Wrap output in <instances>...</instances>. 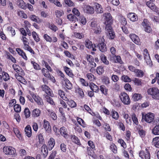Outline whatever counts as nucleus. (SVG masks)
<instances>
[{"mask_svg":"<svg viewBox=\"0 0 159 159\" xmlns=\"http://www.w3.org/2000/svg\"><path fill=\"white\" fill-rule=\"evenodd\" d=\"M32 35L33 38L36 42H39L40 40V38H39L38 35L35 31L32 32Z\"/></svg>","mask_w":159,"mask_h":159,"instance_id":"79ce46f5","label":"nucleus"},{"mask_svg":"<svg viewBox=\"0 0 159 159\" xmlns=\"http://www.w3.org/2000/svg\"><path fill=\"white\" fill-rule=\"evenodd\" d=\"M31 63L33 65L34 68L36 70H39L41 69V68L34 61H31Z\"/></svg>","mask_w":159,"mask_h":159,"instance_id":"052dcab7","label":"nucleus"},{"mask_svg":"<svg viewBox=\"0 0 159 159\" xmlns=\"http://www.w3.org/2000/svg\"><path fill=\"white\" fill-rule=\"evenodd\" d=\"M110 149L114 153H117V148L114 144L112 143L111 144Z\"/></svg>","mask_w":159,"mask_h":159,"instance_id":"de8ad7c7","label":"nucleus"},{"mask_svg":"<svg viewBox=\"0 0 159 159\" xmlns=\"http://www.w3.org/2000/svg\"><path fill=\"white\" fill-rule=\"evenodd\" d=\"M29 92L30 95L38 105H43V100L38 95L34 94L33 92H31V91L29 90Z\"/></svg>","mask_w":159,"mask_h":159,"instance_id":"423d86ee","label":"nucleus"},{"mask_svg":"<svg viewBox=\"0 0 159 159\" xmlns=\"http://www.w3.org/2000/svg\"><path fill=\"white\" fill-rule=\"evenodd\" d=\"M121 101L125 105H129L131 102L130 99L128 94L125 92H122L119 95Z\"/></svg>","mask_w":159,"mask_h":159,"instance_id":"f257e3e1","label":"nucleus"},{"mask_svg":"<svg viewBox=\"0 0 159 159\" xmlns=\"http://www.w3.org/2000/svg\"><path fill=\"white\" fill-rule=\"evenodd\" d=\"M78 122L79 124L81 126H83L84 127L86 126V124L84 121V120L80 118H77V119Z\"/></svg>","mask_w":159,"mask_h":159,"instance_id":"5fc2aeb1","label":"nucleus"},{"mask_svg":"<svg viewBox=\"0 0 159 159\" xmlns=\"http://www.w3.org/2000/svg\"><path fill=\"white\" fill-rule=\"evenodd\" d=\"M133 81L134 82L135 84L137 86L141 85L142 82L141 80L137 78H135L133 80Z\"/></svg>","mask_w":159,"mask_h":159,"instance_id":"49530a36","label":"nucleus"},{"mask_svg":"<svg viewBox=\"0 0 159 159\" xmlns=\"http://www.w3.org/2000/svg\"><path fill=\"white\" fill-rule=\"evenodd\" d=\"M30 18L31 20L33 21L38 23L41 22V21L40 19L37 16L34 15H30Z\"/></svg>","mask_w":159,"mask_h":159,"instance_id":"c9c22d12","label":"nucleus"},{"mask_svg":"<svg viewBox=\"0 0 159 159\" xmlns=\"http://www.w3.org/2000/svg\"><path fill=\"white\" fill-rule=\"evenodd\" d=\"M104 69L103 67L102 66H99L97 67L96 71L97 73L99 75H101L104 72Z\"/></svg>","mask_w":159,"mask_h":159,"instance_id":"69168bd1","label":"nucleus"},{"mask_svg":"<svg viewBox=\"0 0 159 159\" xmlns=\"http://www.w3.org/2000/svg\"><path fill=\"white\" fill-rule=\"evenodd\" d=\"M64 2L69 7H72L74 6V3L70 0H64Z\"/></svg>","mask_w":159,"mask_h":159,"instance_id":"e2e57ef3","label":"nucleus"},{"mask_svg":"<svg viewBox=\"0 0 159 159\" xmlns=\"http://www.w3.org/2000/svg\"><path fill=\"white\" fill-rule=\"evenodd\" d=\"M17 2L19 6L20 7L24 9H26V5L23 0H17Z\"/></svg>","mask_w":159,"mask_h":159,"instance_id":"ea45409f","label":"nucleus"},{"mask_svg":"<svg viewBox=\"0 0 159 159\" xmlns=\"http://www.w3.org/2000/svg\"><path fill=\"white\" fill-rule=\"evenodd\" d=\"M143 55L144 59H148L150 57L149 54L147 49H145L143 51Z\"/></svg>","mask_w":159,"mask_h":159,"instance_id":"680f3d73","label":"nucleus"},{"mask_svg":"<svg viewBox=\"0 0 159 159\" xmlns=\"http://www.w3.org/2000/svg\"><path fill=\"white\" fill-rule=\"evenodd\" d=\"M142 25L145 31L150 33L152 30L151 27L150 26L147 20L144 19L142 23Z\"/></svg>","mask_w":159,"mask_h":159,"instance_id":"6e6552de","label":"nucleus"},{"mask_svg":"<svg viewBox=\"0 0 159 159\" xmlns=\"http://www.w3.org/2000/svg\"><path fill=\"white\" fill-rule=\"evenodd\" d=\"M111 115L116 120H117L119 117L118 112L112 110L111 112Z\"/></svg>","mask_w":159,"mask_h":159,"instance_id":"58836bf2","label":"nucleus"},{"mask_svg":"<svg viewBox=\"0 0 159 159\" xmlns=\"http://www.w3.org/2000/svg\"><path fill=\"white\" fill-rule=\"evenodd\" d=\"M84 11L87 13L92 14L94 12V9L93 7L87 5L84 9Z\"/></svg>","mask_w":159,"mask_h":159,"instance_id":"5701e85b","label":"nucleus"},{"mask_svg":"<svg viewBox=\"0 0 159 159\" xmlns=\"http://www.w3.org/2000/svg\"><path fill=\"white\" fill-rule=\"evenodd\" d=\"M24 113L26 118H28L30 116V112L28 108H26L25 109Z\"/></svg>","mask_w":159,"mask_h":159,"instance_id":"8fccbe9b","label":"nucleus"},{"mask_svg":"<svg viewBox=\"0 0 159 159\" xmlns=\"http://www.w3.org/2000/svg\"><path fill=\"white\" fill-rule=\"evenodd\" d=\"M84 44L85 47L89 49H92V50L94 51L96 50V49L95 48L96 46L94 44H92L91 41L89 39H86L85 41Z\"/></svg>","mask_w":159,"mask_h":159,"instance_id":"1a4fd4ad","label":"nucleus"},{"mask_svg":"<svg viewBox=\"0 0 159 159\" xmlns=\"http://www.w3.org/2000/svg\"><path fill=\"white\" fill-rule=\"evenodd\" d=\"M3 73H2V76L3 80L5 81H7L10 79L9 76V75L6 72H3Z\"/></svg>","mask_w":159,"mask_h":159,"instance_id":"864d4df0","label":"nucleus"},{"mask_svg":"<svg viewBox=\"0 0 159 159\" xmlns=\"http://www.w3.org/2000/svg\"><path fill=\"white\" fill-rule=\"evenodd\" d=\"M41 88L45 92L47 95L51 97L53 96V94L51 89L46 85H43L41 86Z\"/></svg>","mask_w":159,"mask_h":159,"instance_id":"f8f14e48","label":"nucleus"},{"mask_svg":"<svg viewBox=\"0 0 159 159\" xmlns=\"http://www.w3.org/2000/svg\"><path fill=\"white\" fill-rule=\"evenodd\" d=\"M64 69L67 74L68 76L71 77H72L74 76V75L71 71L70 69L68 67L64 66L63 67Z\"/></svg>","mask_w":159,"mask_h":159,"instance_id":"7c9ffc66","label":"nucleus"},{"mask_svg":"<svg viewBox=\"0 0 159 159\" xmlns=\"http://www.w3.org/2000/svg\"><path fill=\"white\" fill-rule=\"evenodd\" d=\"M55 144V140L53 138H51L48 142V147L49 150H51Z\"/></svg>","mask_w":159,"mask_h":159,"instance_id":"bb28decb","label":"nucleus"},{"mask_svg":"<svg viewBox=\"0 0 159 159\" xmlns=\"http://www.w3.org/2000/svg\"><path fill=\"white\" fill-rule=\"evenodd\" d=\"M49 95L45 94L44 95V100L52 105H55V102L52 98H50Z\"/></svg>","mask_w":159,"mask_h":159,"instance_id":"a878e982","label":"nucleus"},{"mask_svg":"<svg viewBox=\"0 0 159 159\" xmlns=\"http://www.w3.org/2000/svg\"><path fill=\"white\" fill-rule=\"evenodd\" d=\"M3 150V152L7 155H14L16 153L15 149L11 147H4Z\"/></svg>","mask_w":159,"mask_h":159,"instance_id":"20e7f679","label":"nucleus"},{"mask_svg":"<svg viewBox=\"0 0 159 159\" xmlns=\"http://www.w3.org/2000/svg\"><path fill=\"white\" fill-rule=\"evenodd\" d=\"M74 36L76 38L80 39L83 38L84 37V34H83L77 32L74 33Z\"/></svg>","mask_w":159,"mask_h":159,"instance_id":"6e6d98bb","label":"nucleus"},{"mask_svg":"<svg viewBox=\"0 0 159 159\" xmlns=\"http://www.w3.org/2000/svg\"><path fill=\"white\" fill-rule=\"evenodd\" d=\"M95 11L97 13H102L103 12V10L102 6L98 3H94Z\"/></svg>","mask_w":159,"mask_h":159,"instance_id":"6ab92c4d","label":"nucleus"},{"mask_svg":"<svg viewBox=\"0 0 159 159\" xmlns=\"http://www.w3.org/2000/svg\"><path fill=\"white\" fill-rule=\"evenodd\" d=\"M105 33L108 37L110 39H113L115 37V34L112 30V27L110 25H107L106 26Z\"/></svg>","mask_w":159,"mask_h":159,"instance_id":"7ed1b4c3","label":"nucleus"},{"mask_svg":"<svg viewBox=\"0 0 159 159\" xmlns=\"http://www.w3.org/2000/svg\"><path fill=\"white\" fill-rule=\"evenodd\" d=\"M41 114V111L38 109H35L32 112V115L34 117L39 116Z\"/></svg>","mask_w":159,"mask_h":159,"instance_id":"c85d7f7f","label":"nucleus"},{"mask_svg":"<svg viewBox=\"0 0 159 159\" xmlns=\"http://www.w3.org/2000/svg\"><path fill=\"white\" fill-rule=\"evenodd\" d=\"M153 141L154 142L155 146L156 147L159 148V137L153 138Z\"/></svg>","mask_w":159,"mask_h":159,"instance_id":"a18cd8bd","label":"nucleus"},{"mask_svg":"<svg viewBox=\"0 0 159 159\" xmlns=\"http://www.w3.org/2000/svg\"><path fill=\"white\" fill-rule=\"evenodd\" d=\"M100 57L101 60L102 62L105 65H108L109 64V61L107 60L106 57L103 54H102L100 55Z\"/></svg>","mask_w":159,"mask_h":159,"instance_id":"2f4dec72","label":"nucleus"},{"mask_svg":"<svg viewBox=\"0 0 159 159\" xmlns=\"http://www.w3.org/2000/svg\"><path fill=\"white\" fill-rule=\"evenodd\" d=\"M129 37L135 44L138 45H140V42L139 37L134 34H131L129 35Z\"/></svg>","mask_w":159,"mask_h":159,"instance_id":"dca6fc26","label":"nucleus"},{"mask_svg":"<svg viewBox=\"0 0 159 159\" xmlns=\"http://www.w3.org/2000/svg\"><path fill=\"white\" fill-rule=\"evenodd\" d=\"M71 139L72 141L75 143L79 145L80 144V143L78 138L75 135H72L71 136Z\"/></svg>","mask_w":159,"mask_h":159,"instance_id":"603ef678","label":"nucleus"},{"mask_svg":"<svg viewBox=\"0 0 159 159\" xmlns=\"http://www.w3.org/2000/svg\"><path fill=\"white\" fill-rule=\"evenodd\" d=\"M13 130L19 139L22 140H23L22 138L21 134H20V131L18 129L16 128H13Z\"/></svg>","mask_w":159,"mask_h":159,"instance_id":"473e14b6","label":"nucleus"},{"mask_svg":"<svg viewBox=\"0 0 159 159\" xmlns=\"http://www.w3.org/2000/svg\"><path fill=\"white\" fill-rule=\"evenodd\" d=\"M134 73L136 76L139 77H142L144 75V73L143 71L140 69H136Z\"/></svg>","mask_w":159,"mask_h":159,"instance_id":"72a5a7b5","label":"nucleus"},{"mask_svg":"<svg viewBox=\"0 0 159 159\" xmlns=\"http://www.w3.org/2000/svg\"><path fill=\"white\" fill-rule=\"evenodd\" d=\"M67 19L70 21L74 22H75L77 20L76 17L72 14H70L67 16Z\"/></svg>","mask_w":159,"mask_h":159,"instance_id":"37998d69","label":"nucleus"},{"mask_svg":"<svg viewBox=\"0 0 159 159\" xmlns=\"http://www.w3.org/2000/svg\"><path fill=\"white\" fill-rule=\"evenodd\" d=\"M89 86L90 89L94 92H97L99 90L98 87L93 83H90Z\"/></svg>","mask_w":159,"mask_h":159,"instance_id":"cd10ccee","label":"nucleus"},{"mask_svg":"<svg viewBox=\"0 0 159 159\" xmlns=\"http://www.w3.org/2000/svg\"><path fill=\"white\" fill-rule=\"evenodd\" d=\"M60 133L61 135L65 138H67L68 134L67 133V129L64 127H62L60 129Z\"/></svg>","mask_w":159,"mask_h":159,"instance_id":"412c9836","label":"nucleus"},{"mask_svg":"<svg viewBox=\"0 0 159 159\" xmlns=\"http://www.w3.org/2000/svg\"><path fill=\"white\" fill-rule=\"evenodd\" d=\"M122 80L125 82H129L131 81V79L126 75H123L121 77Z\"/></svg>","mask_w":159,"mask_h":159,"instance_id":"c03bdc74","label":"nucleus"},{"mask_svg":"<svg viewBox=\"0 0 159 159\" xmlns=\"http://www.w3.org/2000/svg\"><path fill=\"white\" fill-rule=\"evenodd\" d=\"M18 15L20 16L21 17L26 18H27V15L22 11H20L18 12Z\"/></svg>","mask_w":159,"mask_h":159,"instance_id":"774afa93","label":"nucleus"},{"mask_svg":"<svg viewBox=\"0 0 159 159\" xmlns=\"http://www.w3.org/2000/svg\"><path fill=\"white\" fill-rule=\"evenodd\" d=\"M156 125L152 129V133L155 135H159V118L156 121Z\"/></svg>","mask_w":159,"mask_h":159,"instance_id":"2eb2a0df","label":"nucleus"},{"mask_svg":"<svg viewBox=\"0 0 159 159\" xmlns=\"http://www.w3.org/2000/svg\"><path fill=\"white\" fill-rule=\"evenodd\" d=\"M100 90L102 93L105 95H106L107 94V89L106 88L105 86L101 85L100 86Z\"/></svg>","mask_w":159,"mask_h":159,"instance_id":"4d7b16f0","label":"nucleus"},{"mask_svg":"<svg viewBox=\"0 0 159 159\" xmlns=\"http://www.w3.org/2000/svg\"><path fill=\"white\" fill-rule=\"evenodd\" d=\"M41 148L42 152L44 156H46L48 153V150L47 145L46 144L43 145Z\"/></svg>","mask_w":159,"mask_h":159,"instance_id":"f704fd0d","label":"nucleus"},{"mask_svg":"<svg viewBox=\"0 0 159 159\" xmlns=\"http://www.w3.org/2000/svg\"><path fill=\"white\" fill-rule=\"evenodd\" d=\"M68 100H65L67 102L66 103L71 108L75 107H76V104L73 100L69 99L67 98Z\"/></svg>","mask_w":159,"mask_h":159,"instance_id":"c756f323","label":"nucleus"},{"mask_svg":"<svg viewBox=\"0 0 159 159\" xmlns=\"http://www.w3.org/2000/svg\"><path fill=\"white\" fill-rule=\"evenodd\" d=\"M62 83L64 84L65 86L68 89H71L72 88V85L70 81L67 78H64L62 81Z\"/></svg>","mask_w":159,"mask_h":159,"instance_id":"ddd939ff","label":"nucleus"},{"mask_svg":"<svg viewBox=\"0 0 159 159\" xmlns=\"http://www.w3.org/2000/svg\"><path fill=\"white\" fill-rule=\"evenodd\" d=\"M44 39L47 42H48L50 43H51L52 42V39L49 35L47 34H45L43 35Z\"/></svg>","mask_w":159,"mask_h":159,"instance_id":"0e129e2a","label":"nucleus"},{"mask_svg":"<svg viewBox=\"0 0 159 159\" xmlns=\"http://www.w3.org/2000/svg\"><path fill=\"white\" fill-rule=\"evenodd\" d=\"M55 13L56 17L58 18L60 17L64 14L62 11L59 10H56Z\"/></svg>","mask_w":159,"mask_h":159,"instance_id":"13d9d810","label":"nucleus"},{"mask_svg":"<svg viewBox=\"0 0 159 159\" xmlns=\"http://www.w3.org/2000/svg\"><path fill=\"white\" fill-rule=\"evenodd\" d=\"M58 93L60 97L65 101L67 100V98L65 96L64 92L61 90H58Z\"/></svg>","mask_w":159,"mask_h":159,"instance_id":"e433bc0d","label":"nucleus"},{"mask_svg":"<svg viewBox=\"0 0 159 159\" xmlns=\"http://www.w3.org/2000/svg\"><path fill=\"white\" fill-rule=\"evenodd\" d=\"M146 5L151 10L155 12L156 11L157 9L158 8L156 7L155 4L150 1L146 2Z\"/></svg>","mask_w":159,"mask_h":159,"instance_id":"aec40b11","label":"nucleus"},{"mask_svg":"<svg viewBox=\"0 0 159 159\" xmlns=\"http://www.w3.org/2000/svg\"><path fill=\"white\" fill-rule=\"evenodd\" d=\"M105 17V24L107 26V25H110L112 21V17L109 13H105L103 15Z\"/></svg>","mask_w":159,"mask_h":159,"instance_id":"0eeeda50","label":"nucleus"},{"mask_svg":"<svg viewBox=\"0 0 159 159\" xmlns=\"http://www.w3.org/2000/svg\"><path fill=\"white\" fill-rule=\"evenodd\" d=\"M37 137L38 138L39 141H40V142L44 143V139L42 133H40L37 136Z\"/></svg>","mask_w":159,"mask_h":159,"instance_id":"338daca9","label":"nucleus"},{"mask_svg":"<svg viewBox=\"0 0 159 159\" xmlns=\"http://www.w3.org/2000/svg\"><path fill=\"white\" fill-rule=\"evenodd\" d=\"M16 51L17 52L19 55H20L25 60H26L27 59V57L26 56L25 53L24 51L19 48H16Z\"/></svg>","mask_w":159,"mask_h":159,"instance_id":"393cba45","label":"nucleus"},{"mask_svg":"<svg viewBox=\"0 0 159 159\" xmlns=\"http://www.w3.org/2000/svg\"><path fill=\"white\" fill-rule=\"evenodd\" d=\"M158 89L156 87L150 88L147 90L148 94L152 95V98L154 96V95L157 93L158 92Z\"/></svg>","mask_w":159,"mask_h":159,"instance_id":"a211bd4d","label":"nucleus"},{"mask_svg":"<svg viewBox=\"0 0 159 159\" xmlns=\"http://www.w3.org/2000/svg\"><path fill=\"white\" fill-rule=\"evenodd\" d=\"M131 118L134 123L135 124L137 125L138 123V119L136 115L134 113H133L131 115Z\"/></svg>","mask_w":159,"mask_h":159,"instance_id":"3c124183","label":"nucleus"},{"mask_svg":"<svg viewBox=\"0 0 159 159\" xmlns=\"http://www.w3.org/2000/svg\"><path fill=\"white\" fill-rule=\"evenodd\" d=\"M109 57L110 61L114 63L119 62L121 63L122 62L120 57L119 56L110 55Z\"/></svg>","mask_w":159,"mask_h":159,"instance_id":"4468645a","label":"nucleus"},{"mask_svg":"<svg viewBox=\"0 0 159 159\" xmlns=\"http://www.w3.org/2000/svg\"><path fill=\"white\" fill-rule=\"evenodd\" d=\"M128 17L131 21L134 22L138 20L137 15L134 13H130L128 14Z\"/></svg>","mask_w":159,"mask_h":159,"instance_id":"b1692460","label":"nucleus"},{"mask_svg":"<svg viewBox=\"0 0 159 159\" xmlns=\"http://www.w3.org/2000/svg\"><path fill=\"white\" fill-rule=\"evenodd\" d=\"M42 73L43 75L46 77L50 76V74L49 73V70L45 68H42L41 70Z\"/></svg>","mask_w":159,"mask_h":159,"instance_id":"a19ab883","label":"nucleus"},{"mask_svg":"<svg viewBox=\"0 0 159 159\" xmlns=\"http://www.w3.org/2000/svg\"><path fill=\"white\" fill-rule=\"evenodd\" d=\"M14 108L15 111L17 112H19L21 111V107L19 104H16L14 106Z\"/></svg>","mask_w":159,"mask_h":159,"instance_id":"bf43d9fd","label":"nucleus"},{"mask_svg":"<svg viewBox=\"0 0 159 159\" xmlns=\"http://www.w3.org/2000/svg\"><path fill=\"white\" fill-rule=\"evenodd\" d=\"M43 126L46 132L48 133L51 132V126L49 122L46 120H43Z\"/></svg>","mask_w":159,"mask_h":159,"instance_id":"f3484780","label":"nucleus"},{"mask_svg":"<svg viewBox=\"0 0 159 159\" xmlns=\"http://www.w3.org/2000/svg\"><path fill=\"white\" fill-rule=\"evenodd\" d=\"M88 79L91 81H93L95 80V77L91 73H88L86 75Z\"/></svg>","mask_w":159,"mask_h":159,"instance_id":"09e8293b","label":"nucleus"},{"mask_svg":"<svg viewBox=\"0 0 159 159\" xmlns=\"http://www.w3.org/2000/svg\"><path fill=\"white\" fill-rule=\"evenodd\" d=\"M142 96L140 94L135 93L133 95L132 98L134 101H137L141 99Z\"/></svg>","mask_w":159,"mask_h":159,"instance_id":"4c0bfd02","label":"nucleus"},{"mask_svg":"<svg viewBox=\"0 0 159 159\" xmlns=\"http://www.w3.org/2000/svg\"><path fill=\"white\" fill-rule=\"evenodd\" d=\"M155 115L152 113H148L145 115H143L142 118L147 123H151L152 122L154 119Z\"/></svg>","mask_w":159,"mask_h":159,"instance_id":"39448f33","label":"nucleus"},{"mask_svg":"<svg viewBox=\"0 0 159 159\" xmlns=\"http://www.w3.org/2000/svg\"><path fill=\"white\" fill-rule=\"evenodd\" d=\"M104 39L102 38L101 39V42L99 44V49L101 52H105L107 51V48L106 44L104 43Z\"/></svg>","mask_w":159,"mask_h":159,"instance_id":"9d476101","label":"nucleus"},{"mask_svg":"<svg viewBox=\"0 0 159 159\" xmlns=\"http://www.w3.org/2000/svg\"><path fill=\"white\" fill-rule=\"evenodd\" d=\"M25 131L26 135L29 138L32 135V130L30 125H28L25 128Z\"/></svg>","mask_w":159,"mask_h":159,"instance_id":"4be33fe9","label":"nucleus"},{"mask_svg":"<svg viewBox=\"0 0 159 159\" xmlns=\"http://www.w3.org/2000/svg\"><path fill=\"white\" fill-rule=\"evenodd\" d=\"M146 152H144L142 151H141L139 153V156L141 157L142 159H150V155L149 152L148 151V149H146Z\"/></svg>","mask_w":159,"mask_h":159,"instance_id":"9b49d317","label":"nucleus"},{"mask_svg":"<svg viewBox=\"0 0 159 159\" xmlns=\"http://www.w3.org/2000/svg\"><path fill=\"white\" fill-rule=\"evenodd\" d=\"M90 29L93 30L94 33L96 34L100 33L101 32L100 26L98 25L97 22L95 21H92L89 23Z\"/></svg>","mask_w":159,"mask_h":159,"instance_id":"f03ea898","label":"nucleus"}]
</instances>
